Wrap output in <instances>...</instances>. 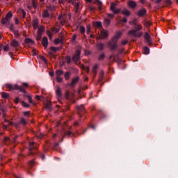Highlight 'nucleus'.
<instances>
[{"label":"nucleus","instance_id":"obj_34","mask_svg":"<svg viewBox=\"0 0 178 178\" xmlns=\"http://www.w3.org/2000/svg\"><path fill=\"white\" fill-rule=\"evenodd\" d=\"M97 70H98V65H95L93 69H92V72L95 74H97Z\"/></svg>","mask_w":178,"mask_h":178},{"label":"nucleus","instance_id":"obj_20","mask_svg":"<svg viewBox=\"0 0 178 178\" xmlns=\"http://www.w3.org/2000/svg\"><path fill=\"white\" fill-rule=\"evenodd\" d=\"M45 30V26H40L38 29V34H42V32L44 31Z\"/></svg>","mask_w":178,"mask_h":178},{"label":"nucleus","instance_id":"obj_18","mask_svg":"<svg viewBox=\"0 0 178 178\" xmlns=\"http://www.w3.org/2000/svg\"><path fill=\"white\" fill-rule=\"evenodd\" d=\"M122 15H124V16H130L131 13L130 11L129 10H127V8H124L122 10Z\"/></svg>","mask_w":178,"mask_h":178},{"label":"nucleus","instance_id":"obj_33","mask_svg":"<svg viewBox=\"0 0 178 178\" xmlns=\"http://www.w3.org/2000/svg\"><path fill=\"white\" fill-rule=\"evenodd\" d=\"M46 105H47L46 108L48 111H51L52 109V108L51 107V102H47Z\"/></svg>","mask_w":178,"mask_h":178},{"label":"nucleus","instance_id":"obj_55","mask_svg":"<svg viewBox=\"0 0 178 178\" xmlns=\"http://www.w3.org/2000/svg\"><path fill=\"white\" fill-rule=\"evenodd\" d=\"M51 51H54V52H56V51H59V48L57 47H51Z\"/></svg>","mask_w":178,"mask_h":178},{"label":"nucleus","instance_id":"obj_28","mask_svg":"<svg viewBox=\"0 0 178 178\" xmlns=\"http://www.w3.org/2000/svg\"><path fill=\"white\" fill-rule=\"evenodd\" d=\"M19 13H22V17L23 19H24V17H26V11H24V10L22 9H19L18 10Z\"/></svg>","mask_w":178,"mask_h":178},{"label":"nucleus","instance_id":"obj_13","mask_svg":"<svg viewBox=\"0 0 178 178\" xmlns=\"http://www.w3.org/2000/svg\"><path fill=\"white\" fill-rule=\"evenodd\" d=\"M42 44L44 48H47L48 47V38L44 37L42 40Z\"/></svg>","mask_w":178,"mask_h":178},{"label":"nucleus","instance_id":"obj_11","mask_svg":"<svg viewBox=\"0 0 178 178\" xmlns=\"http://www.w3.org/2000/svg\"><path fill=\"white\" fill-rule=\"evenodd\" d=\"M144 38L149 44H151V36L148 33H145Z\"/></svg>","mask_w":178,"mask_h":178},{"label":"nucleus","instance_id":"obj_61","mask_svg":"<svg viewBox=\"0 0 178 178\" xmlns=\"http://www.w3.org/2000/svg\"><path fill=\"white\" fill-rule=\"evenodd\" d=\"M37 137H38V138H42V137H44V134H40V135H37Z\"/></svg>","mask_w":178,"mask_h":178},{"label":"nucleus","instance_id":"obj_38","mask_svg":"<svg viewBox=\"0 0 178 178\" xmlns=\"http://www.w3.org/2000/svg\"><path fill=\"white\" fill-rule=\"evenodd\" d=\"M151 24H152L151 22L148 21H144V25L145 26V27H149Z\"/></svg>","mask_w":178,"mask_h":178},{"label":"nucleus","instance_id":"obj_47","mask_svg":"<svg viewBox=\"0 0 178 178\" xmlns=\"http://www.w3.org/2000/svg\"><path fill=\"white\" fill-rule=\"evenodd\" d=\"M42 35V34H41V33H37V36H36L37 41H40V40H41Z\"/></svg>","mask_w":178,"mask_h":178},{"label":"nucleus","instance_id":"obj_51","mask_svg":"<svg viewBox=\"0 0 178 178\" xmlns=\"http://www.w3.org/2000/svg\"><path fill=\"white\" fill-rule=\"evenodd\" d=\"M164 3H166V5H172V1H170V0H164Z\"/></svg>","mask_w":178,"mask_h":178},{"label":"nucleus","instance_id":"obj_60","mask_svg":"<svg viewBox=\"0 0 178 178\" xmlns=\"http://www.w3.org/2000/svg\"><path fill=\"white\" fill-rule=\"evenodd\" d=\"M10 29L11 31H15V26H13V24H11Z\"/></svg>","mask_w":178,"mask_h":178},{"label":"nucleus","instance_id":"obj_9","mask_svg":"<svg viewBox=\"0 0 178 178\" xmlns=\"http://www.w3.org/2000/svg\"><path fill=\"white\" fill-rule=\"evenodd\" d=\"M80 80V77L79 76H76L75 78H74L71 82V83L70 84V86H72V87H74V86H76V84L77 83H79V81Z\"/></svg>","mask_w":178,"mask_h":178},{"label":"nucleus","instance_id":"obj_39","mask_svg":"<svg viewBox=\"0 0 178 178\" xmlns=\"http://www.w3.org/2000/svg\"><path fill=\"white\" fill-rule=\"evenodd\" d=\"M77 109L78 111H79V112H82V111H84V106L83 105L78 106Z\"/></svg>","mask_w":178,"mask_h":178},{"label":"nucleus","instance_id":"obj_25","mask_svg":"<svg viewBox=\"0 0 178 178\" xmlns=\"http://www.w3.org/2000/svg\"><path fill=\"white\" fill-rule=\"evenodd\" d=\"M143 54H145V55H148V54H149V48H148L147 47H144Z\"/></svg>","mask_w":178,"mask_h":178},{"label":"nucleus","instance_id":"obj_62","mask_svg":"<svg viewBox=\"0 0 178 178\" xmlns=\"http://www.w3.org/2000/svg\"><path fill=\"white\" fill-rule=\"evenodd\" d=\"M26 42H31V44L33 43V42L31 39H26Z\"/></svg>","mask_w":178,"mask_h":178},{"label":"nucleus","instance_id":"obj_29","mask_svg":"<svg viewBox=\"0 0 178 178\" xmlns=\"http://www.w3.org/2000/svg\"><path fill=\"white\" fill-rule=\"evenodd\" d=\"M1 97H2V98H9V94H8L5 92H2Z\"/></svg>","mask_w":178,"mask_h":178},{"label":"nucleus","instance_id":"obj_54","mask_svg":"<svg viewBox=\"0 0 178 178\" xmlns=\"http://www.w3.org/2000/svg\"><path fill=\"white\" fill-rule=\"evenodd\" d=\"M24 115L26 116V117H29L30 116V111L24 112Z\"/></svg>","mask_w":178,"mask_h":178},{"label":"nucleus","instance_id":"obj_15","mask_svg":"<svg viewBox=\"0 0 178 178\" xmlns=\"http://www.w3.org/2000/svg\"><path fill=\"white\" fill-rule=\"evenodd\" d=\"M10 45L11 47H14L15 48H16L17 47H19V41L13 39L10 42Z\"/></svg>","mask_w":178,"mask_h":178},{"label":"nucleus","instance_id":"obj_5","mask_svg":"<svg viewBox=\"0 0 178 178\" xmlns=\"http://www.w3.org/2000/svg\"><path fill=\"white\" fill-rule=\"evenodd\" d=\"M122 34H123V33H122L121 31H118L117 35L112 38V41L113 42H118V41L119 40V38H120V37H122Z\"/></svg>","mask_w":178,"mask_h":178},{"label":"nucleus","instance_id":"obj_24","mask_svg":"<svg viewBox=\"0 0 178 178\" xmlns=\"http://www.w3.org/2000/svg\"><path fill=\"white\" fill-rule=\"evenodd\" d=\"M56 74L57 77H60V76L63 75V71H62V70H57L56 72Z\"/></svg>","mask_w":178,"mask_h":178},{"label":"nucleus","instance_id":"obj_16","mask_svg":"<svg viewBox=\"0 0 178 178\" xmlns=\"http://www.w3.org/2000/svg\"><path fill=\"white\" fill-rule=\"evenodd\" d=\"M2 49H3L5 52H8V51H9V44H6L5 46L0 45V51Z\"/></svg>","mask_w":178,"mask_h":178},{"label":"nucleus","instance_id":"obj_59","mask_svg":"<svg viewBox=\"0 0 178 178\" xmlns=\"http://www.w3.org/2000/svg\"><path fill=\"white\" fill-rule=\"evenodd\" d=\"M33 165H34V161H31L29 162V166H31V167L33 166Z\"/></svg>","mask_w":178,"mask_h":178},{"label":"nucleus","instance_id":"obj_2","mask_svg":"<svg viewBox=\"0 0 178 178\" xmlns=\"http://www.w3.org/2000/svg\"><path fill=\"white\" fill-rule=\"evenodd\" d=\"M128 35H131V37H141L143 32H137L136 30H131L128 32Z\"/></svg>","mask_w":178,"mask_h":178},{"label":"nucleus","instance_id":"obj_12","mask_svg":"<svg viewBox=\"0 0 178 178\" xmlns=\"http://www.w3.org/2000/svg\"><path fill=\"white\" fill-rule=\"evenodd\" d=\"M56 94L58 97V99H62V90L59 87L57 88L56 90Z\"/></svg>","mask_w":178,"mask_h":178},{"label":"nucleus","instance_id":"obj_56","mask_svg":"<svg viewBox=\"0 0 178 178\" xmlns=\"http://www.w3.org/2000/svg\"><path fill=\"white\" fill-rule=\"evenodd\" d=\"M19 101H20V99L19 97H16L14 102L15 104H19Z\"/></svg>","mask_w":178,"mask_h":178},{"label":"nucleus","instance_id":"obj_8","mask_svg":"<svg viewBox=\"0 0 178 178\" xmlns=\"http://www.w3.org/2000/svg\"><path fill=\"white\" fill-rule=\"evenodd\" d=\"M145 13H147V10L145 8H142L138 11L137 15L140 16V17H143V16L145 15Z\"/></svg>","mask_w":178,"mask_h":178},{"label":"nucleus","instance_id":"obj_37","mask_svg":"<svg viewBox=\"0 0 178 178\" xmlns=\"http://www.w3.org/2000/svg\"><path fill=\"white\" fill-rule=\"evenodd\" d=\"M22 106H24V108H30V105H29V104L26 103V102H22Z\"/></svg>","mask_w":178,"mask_h":178},{"label":"nucleus","instance_id":"obj_32","mask_svg":"<svg viewBox=\"0 0 178 178\" xmlns=\"http://www.w3.org/2000/svg\"><path fill=\"white\" fill-rule=\"evenodd\" d=\"M47 10H49V11H51V10H55V6H48L47 7Z\"/></svg>","mask_w":178,"mask_h":178},{"label":"nucleus","instance_id":"obj_52","mask_svg":"<svg viewBox=\"0 0 178 178\" xmlns=\"http://www.w3.org/2000/svg\"><path fill=\"white\" fill-rule=\"evenodd\" d=\"M60 42H61V40H60V39H59V38H57V39H56V40H54V43H55L56 45H58V44H60Z\"/></svg>","mask_w":178,"mask_h":178},{"label":"nucleus","instance_id":"obj_23","mask_svg":"<svg viewBox=\"0 0 178 178\" xmlns=\"http://www.w3.org/2000/svg\"><path fill=\"white\" fill-rule=\"evenodd\" d=\"M60 31V28H53L51 29V33H54V34H56V33H59V31Z\"/></svg>","mask_w":178,"mask_h":178},{"label":"nucleus","instance_id":"obj_44","mask_svg":"<svg viewBox=\"0 0 178 178\" xmlns=\"http://www.w3.org/2000/svg\"><path fill=\"white\" fill-rule=\"evenodd\" d=\"M128 42H129V40H127V39L122 40L121 41L122 45H126V44H127Z\"/></svg>","mask_w":178,"mask_h":178},{"label":"nucleus","instance_id":"obj_42","mask_svg":"<svg viewBox=\"0 0 178 178\" xmlns=\"http://www.w3.org/2000/svg\"><path fill=\"white\" fill-rule=\"evenodd\" d=\"M13 33H14L15 37L16 38H17L18 37H19L20 33H19V31H13Z\"/></svg>","mask_w":178,"mask_h":178},{"label":"nucleus","instance_id":"obj_36","mask_svg":"<svg viewBox=\"0 0 178 178\" xmlns=\"http://www.w3.org/2000/svg\"><path fill=\"white\" fill-rule=\"evenodd\" d=\"M33 145H34V142L29 143V151H33V149H34V147H33Z\"/></svg>","mask_w":178,"mask_h":178},{"label":"nucleus","instance_id":"obj_26","mask_svg":"<svg viewBox=\"0 0 178 178\" xmlns=\"http://www.w3.org/2000/svg\"><path fill=\"white\" fill-rule=\"evenodd\" d=\"M42 17H49V13H48L47 10H45L43 13Z\"/></svg>","mask_w":178,"mask_h":178},{"label":"nucleus","instance_id":"obj_48","mask_svg":"<svg viewBox=\"0 0 178 178\" xmlns=\"http://www.w3.org/2000/svg\"><path fill=\"white\" fill-rule=\"evenodd\" d=\"M26 97H28L29 103L33 104V99L31 98V96L28 95H26Z\"/></svg>","mask_w":178,"mask_h":178},{"label":"nucleus","instance_id":"obj_40","mask_svg":"<svg viewBox=\"0 0 178 178\" xmlns=\"http://www.w3.org/2000/svg\"><path fill=\"white\" fill-rule=\"evenodd\" d=\"M136 31H140V30L143 29V26H141V24H138L136 26Z\"/></svg>","mask_w":178,"mask_h":178},{"label":"nucleus","instance_id":"obj_31","mask_svg":"<svg viewBox=\"0 0 178 178\" xmlns=\"http://www.w3.org/2000/svg\"><path fill=\"white\" fill-rule=\"evenodd\" d=\"M104 24L108 27L111 24V20L109 19H104Z\"/></svg>","mask_w":178,"mask_h":178},{"label":"nucleus","instance_id":"obj_6","mask_svg":"<svg viewBox=\"0 0 178 178\" xmlns=\"http://www.w3.org/2000/svg\"><path fill=\"white\" fill-rule=\"evenodd\" d=\"M127 5L129 8H131L132 9H134V8L137 7V3L133 0L129 1Z\"/></svg>","mask_w":178,"mask_h":178},{"label":"nucleus","instance_id":"obj_45","mask_svg":"<svg viewBox=\"0 0 178 178\" xmlns=\"http://www.w3.org/2000/svg\"><path fill=\"white\" fill-rule=\"evenodd\" d=\"M95 24L96 27H102V23L101 22H96Z\"/></svg>","mask_w":178,"mask_h":178},{"label":"nucleus","instance_id":"obj_19","mask_svg":"<svg viewBox=\"0 0 178 178\" xmlns=\"http://www.w3.org/2000/svg\"><path fill=\"white\" fill-rule=\"evenodd\" d=\"M101 36L102 38H106L108 37V31L103 30L101 31Z\"/></svg>","mask_w":178,"mask_h":178},{"label":"nucleus","instance_id":"obj_21","mask_svg":"<svg viewBox=\"0 0 178 178\" xmlns=\"http://www.w3.org/2000/svg\"><path fill=\"white\" fill-rule=\"evenodd\" d=\"M10 22V19H9L6 17L1 19V23L3 25L8 24V23H9Z\"/></svg>","mask_w":178,"mask_h":178},{"label":"nucleus","instance_id":"obj_49","mask_svg":"<svg viewBox=\"0 0 178 178\" xmlns=\"http://www.w3.org/2000/svg\"><path fill=\"white\" fill-rule=\"evenodd\" d=\"M80 31H81V34H84V33H86V28H84V26H81Z\"/></svg>","mask_w":178,"mask_h":178},{"label":"nucleus","instance_id":"obj_14","mask_svg":"<svg viewBox=\"0 0 178 178\" xmlns=\"http://www.w3.org/2000/svg\"><path fill=\"white\" fill-rule=\"evenodd\" d=\"M58 20H60V26H63L65 24L66 19H65V16L63 15H59L58 16Z\"/></svg>","mask_w":178,"mask_h":178},{"label":"nucleus","instance_id":"obj_17","mask_svg":"<svg viewBox=\"0 0 178 178\" xmlns=\"http://www.w3.org/2000/svg\"><path fill=\"white\" fill-rule=\"evenodd\" d=\"M72 5L74 6L77 12V10H79V7L80 6V2H79L78 1H74L72 2Z\"/></svg>","mask_w":178,"mask_h":178},{"label":"nucleus","instance_id":"obj_3","mask_svg":"<svg viewBox=\"0 0 178 178\" xmlns=\"http://www.w3.org/2000/svg\"><path fill=\"white\" fill-rule=\"evenodd\" d=\"M116 6H118V3H111L110 9L113 13H119L120 12V8H116Z\"/></svg>","mask_w":178,"mask_h":178},{"label":"nucleus","instance_id":"obj_58","mask_svg":"<svg viewBox=\"0 0 178 178\" xmlns=\"http://www.w3.org/2000/svg\"><path fill=\"white\" fill-rule=\"evenodd\" d=\"M90 31H91V28L90 26H88L86 30L87 34H90Z\"/></svg>","mask_w":178,"mask_h":178},{"label":"nucleus","instance_id":"obj_22","mask_svg":"<svg viewBox=\"0 0 178 178\" xmlns=\"http://www.w3.org/2000/svg\"><path fill=\"white\" fill-rule=\"evenodd\" d=\"M70 74H71L70 72H65L64 75L65 79L67 81L69 80V79H70Z\"/></svg>","mask_w":178,"mask_h":178},{"label":"nucleus","instance_id":"obj_53","mask_svg":"<svg viewBox=\"0 0 178 178\" xmlns=\"http://www.w3.org/2000/svg\"><path fill=\"white\" fill-rule=\"evenodd\" d=\"M65 95L66 99H69V97H70V93L69 92V91H66Z\"/></svg>","mask_w":178,"mask_h":178},{"label":"nucleus","instance_id":"obj_57","mask_svg":"<svg viewBox=\"0 0 178 178\" xmlns=\"http://www.w3.org/2000/svg\"><path fill=\"white\" fill-rule=\"evenodd\" d=\"M108 17H110V19H113L115 17V15L113 14H107Z\"/></svg>","mask_w":178,"mask_h":178},{"label":"nucleus","instance_id":"obj_41","mask_svg":"<svg viewBox=\"0 0 178 178\" xmlns=\"http://www.w3.org/2000/svg\"><path fill=\"white\" fill-rule=\"evenodd\" d=\"M20 122L22 124H27V121L24 118H21Z\"/></svg>","mask_w":178,"mask_h":178},{"label":"nucleus","instance_id":"obj_64","mask_svg":"<svg viewBox=\"0 0 178 178\" xmlns=\"http://www.w3.org/2000/svg\"><path fill=\"white\" fill-rule=\"evenodd\" d=\"M67 63H70V57L67 58Z\"/></svg>","mask_w":178,"mask_h":178},{"label":"nucleus","instance_id":"obj_50","mask_svg":"<svg viewBox=\"0 0 178 178\" xmlns=\"http://www.w3.org/2000/svg\"><path fill=\"white\" fill-rule=\"evenodd\" d=\"M51 34H52L51 31H47V35L49 36L50 40H52V35Z\"/></svg>","mask_w":178,"mask_h":178},{"label":"nucleus","instance_id":"obj_63","mask_svg":"<svg viewBox=\"0 0 178 178\" xmlns=\"http://www.w3.org/2000/svg\"><path fill=\"white\" fill-rule=\"evenodd\" d=\"M32 55H37V50H33L32 51Z\"/></svg>","mask_w":178,"mask_h":178},{"label":"nucleus","instance_id":"obj_10","mask_svg":"<svg viewBox=\"0 0 178 178\" xmlns=\"http://www.w3.org/2000/svg\"><path fill=\"white\" fill-rule=\"evenodd\" d=\"M32 26H33V29L34 30H37V29L38 28V26H39V21H38V19H35L33 22V24H32Z\"/></svg>","mask_w":178,"mask_h":178},{"label":"nucleus","instance_id":"obj_7","mask_svg":"<svg viewBox=\"0 0 178 178\" xmlns=\"http://www.w3.org/2000/svg\"><path fill=\"white\" fill-rule=\"evenodd\" d=\"M109 47H111V49L113 51L114 49H116V48H118V42L112 41L111 39V42H109Z\"/></svg>","mask_w":178,"mask_h":178},{"label":"nucleus","instance_id":"obj_30","mask_svg":"<svg viewBox=\"0 0 178 178\" xmlns=\"http://www.w3.org/2000/svg\"><path fill=\"white\" fill-rule=\"evenodd\" d=\"M97 48H98V49L102 50V49H104V48H105V46L102 43H99L97 44Z\"/></svg>","mask_w":178,"mask_h":178},{"label":"nucleus","instance_id":"obj_1","mask_svg":"<svg viewBox=\"0 0 178 178\" xmlns=\"http://www.w3.org/2000/svg\"><path fill=\"white\" fill-rule=\"evenodd\" d=\"M22 86H19L17 84L12 85L10 83H8L6 85V88H10V90H18L20 92H23L24 94H27V91L26 88H29V83H23Z\"/></svg>","mask_w":178,"mask_h":178},{"label":"nucleus","instance_id":"obj_35","mask_svg":"<svg viewBox=\"0 0 178 178\" xmlns=\"http://www.w3.org/2000/svg\"><path fill=\"white\" fill-rule=\"evenodd\" d=\"M57 83H62L63 81V78L60 76H56Z\"/></svg>","mask_w":178,"mask_h":178},{"label":"nucleus","instance_id":"obj_4","mask_svg":"<svg viewBox=\"0 0 178 178\" xmlns=\"http://www.w3.org/2000/svg\"><path fill=\"white\" fill-rule=\"evenodd\" d=\"M80 54H81V51L80 50H77L76 54L73 56L72 60L75 63H77L80 59Z\"/></svg>","mask_w":178,"mask_h":178},{"label":"nucleus","instance_id":"obj_46","mask_svg":"<svg viewBox=\"0 0 178 178\" xmlns=\"http://www.w3.org/2000/svg\"><path fill=\"white\" fill-rule=\"evenodd\" d=\"M129 24H131V26H136V24H137V19L129 22Z\"/></svg>","mask_w":178,"mask_h":178},{"label":"nucleus","instance_id":"obj_27","mask_svg":"<svg viewBox=\"0 0 178 178\" xmlns=\"http://www.w3.org/2000/svg\"><path fill=\"white\" fill-rule=\"evenodd\" d=\"M12 16H13L12 12H11V11H9V12L6 14V18L10 20V19L12 18Z\"/></svg>","mask_w":178,"mask_h":178},{"label":"nucleus","instance_id":"obj_43","mask_svg":"<svg viewBox=\"0 0 178 178\" xmlns=\"http://www.w3.org/2000/svg\"><path fill=\"white\" fill-rule=\"evenodd\" d=\"M104 58H105V54H102L99 55L98 59H99V60H104Z\"/></svg>","mask_w":178,"mask_h":178}]
</instances>
